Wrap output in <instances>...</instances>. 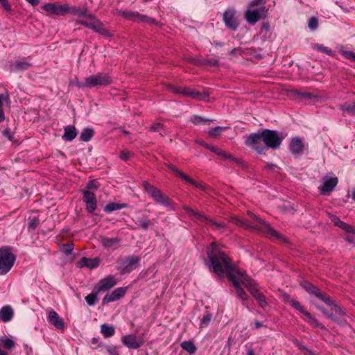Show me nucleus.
Returning <instances> with one entry per match:
<instances>
[{"instance_id": "f257e3e1", "label": "nucleus", "mask_w": 355, "mask_h": 355, "mask_svg": "<svg viewBox=\"0 0 355 355\" xmlns=\"http://www.w3.org/2000/svg\"><path fill=\"white\" fill-rule=\"evenodd\" d=\"M207 259L205 263L209 270L218 277H222L225 275L227 279L239 274V268L234 263L232 259L226 254L221 248L214 241L207 247Z\"/></svg>"}, {"instance_id": "f03ea898", "label": "nucleus", "mask_w": 355, "mask_h": 355, "mask_svg": "<svg viewBox=\"0 0 355 355\" xmlns=\"http://www.w3.org/2000/svg\"><path fill=\"white\" fill-rule=\"evenodd\" d=\"M283 141L278 132L270 129H263L257 132L250 134L245 144L251 147L257 154H264L268 148H279Z\"/></svg>"}, {"instance_id": "7ed1b4c3", "label": "nucleus", "mask_w": 355, "mask_h": 355, "mask_svg": "<svg viewBox=\"0 0 355 355\" xmlns=\"http://www.w3.org/2000/svg\"><path fill=\"white\" fill-rule=\"evenodd\" d=\"M65 8L68 10L67 13H71L73 15L81 17H87L92 21L89 22L85 20L78 19L76 21V24H81L88 28L92 29L95 32L105 37H112V34L104 27L103 24L94 15L92 14L87 15V8L86 7H76L69 6L68 4H65Z\"/></svg>"}, {"instance_id": "20e7f679", "label": "nucleus", "mask_w": 355, "mask_h": 355, "mask_svg": "<svg viewBox=\"0 0 355 355\" xmlns=\"http://www.w3.org/2000/svg\"><path fill=\"white\" fill-rule=\"evenodd\" d=\"M248 215L250 216L252 218L259 223L260 224H262L263 225V227H259L258 226H252L251 225L250 228H252L254 230H257L259 231H261L266 234V235L270 238H275L276 239L280 241L282 243H288V239L284 236L283 234L278 232L277 230H275L274 228H272L268 223L263 221L261 218L257 216L254 214L252 212L248 211Z\"/></svg>"}, {"instance_id": "39448f33", "label": "nucleus", "mask_w": 355, "mask_h": 355, "mask_svg": "<svg viewBox=\"0 0 355 355\" xmlns=\"http://www.w3.org/2000/svg\"><path fill=\"white\" fill-rule=\"evenodd\" d=\"M112 83V78L108 74L98 73L85 78L84 82H78V87H106Z\"/></svg>"}, {"instance_id": "423d86ee", "label": "nucleus", "mask_w": 355, "mask_h": 355, "mask_svg": "<svg viewBox=\"0 0 355 355\" xmlns=\"http://www.w3.org/2000/svg\"><path fill=\"white\" fill-rule=\"evenodd\" d=\"M16 261V256L9 247L0 248V275L7 274L12 268Z\"/></svg>"}, {"instance_id": "0eeeda50", "label": "nucleus", "mask_w": 355, "mask_h": 355, "mask_svg": "<svg viewBox=\"0 0 355 355\" xmlns=\"http://www.w3.org/2000/svg\"><path fill=\"white\" fill-rule=\"evenodd\" d=\"M182 209L187 212L189 217L194 222L200 221L205 223V224L210 225L214 230L224 229L226 227V225L225 223L216 222L208 216L202 215L200 212L192 209L189 206L184 205Z\"/></svg>"}, {"instance_id": "6e6552de", "label": "nucleus", "mask_w": 355, "mask_h": 355, "mask_svg": "<svg viewBox=\"0 0 355 355\" xmlns=\"http://www.w3.org/2000/svg\"><path fill=\"white\" fill-rule=\"evenodd\" d=\"M142 186L144 190L157 202L168 206L172 200L170 198L166 196L159 189L155 187L147 181H143Z\"/></svg>"}, {"instance_id": "1a4fd4ad", "label": "nucleus", "mask_w": 355, "mask_h": 355, "mask_svg": "<svg viewBox=\"0 0 355 355\" xmlns=\"http://www.w3.org/2000/svg\"><path fill=\"white\" fill-rule=\"evenodd\" d=\"M140 259L139 257L135 255L119 259L117 261L119 270L121 274L130 273L139 266Z\"/></svg>"}, {"instance_id": "9d476101", "label": "nucleus", "mask_w": 355, "mask_h": 355, "mask_svg": "<svg viewBox=\"0 0 355 355\" xmlns=\"http://www.w3.org/2000/svg\"><path fill=\"white\" fill-rule=\"evenodd\" d=\"M268 8L261 6L256 9L248 8L245 12V18L250 24H255L259 20L268 17Z\"/></svg>"}, {"instance_id": "9b49d317", "label": "nucleus", "mask_w": 355, "mask_h": 355, "mask_svg": "<svg viewBox=\"0 0 355 355\" xmlns=\"http://www.w3.org/2000/svg\"><path fill=\"white\" fill-rule=\"evenodd\" d=\"M168 168L171 170L172 172H173L178 177L181 178L182 180H184L186 182L189 183L194 186L195 187L203 191H208L210 189V187L202 183H200L190 178L189 175H186L181 171L178 169L173 164L169 163L166 164Z\"/></svg>"}, {"instance_id": "f8f14e48", "label": "nucleus", "mask_w": 355, "mask_h": 355, "mask_svg": "<svg viewBox=\"0 0 355 355\" xmlns=\"http://www.w3.org/2000/svg\"><path fill=\"white\" fill-rule=\"evenodd\" d=\"M223 20L225 26L232 31H236L240 24L234 8H229L223 14Z\"/></svg>"}, {"instance_id": "ddd939ff", "label": "nucleus", "mask_w": 355, "mask_h": 355, "mask_svg": "<svg viewBox=\"0 0 355 355\" xmlns=\"http://www.w3.org/2000/svg\"><path fill=\"white\" fill-rule=\"evenodd\" d=\"M330 301V303L326 304L331 306V310L333 312V321L340 326H345L347 324V321L346 320V312L336 302V301L333 300L331 297Z\"/></svg>"}, {"instance_id": "4468645a", "label": "nucleus", "mask_w": 355, "mask_h": 355, "mask_svg": "<svg viewBox=\"0 0 355 355\" xmlns=\"http://www.w3.org/2000/svg\"><path fill=\"white\" fill-rule=\"evenodd\" d=\"M302 288L309 294L314 295L317 298L325 304L331 302L330 296L324 294L315 285L309 281H304L301 283Z\"/></svg>"}, {"instance_id": "2eb2a0df", "label": "nucleus", "mask_w": 355, "mask_h": 355, "mask_svg": "<svg viewBox=\"0 0 355 355\" xmlns=\"http://www.w3.org/2000/svg\"><path fill=\"white\" fill-rule=\"evenodd\" d=\"M120 15L126 19L131 20L135 22H144L148 24H155V19L140 14L138 12L132 11H121Z\"/></svg>"}, {"instance_id": "dca6fc26", "label": "nucleus", "mask_w": 355, "mask_h": 355, "mask_svg": "<svg viewBox=\"0 0 355 355\" xmlns=\"http://www.w3.org/2000/svg\"><path fill=\"white\" fill-rule=\"evenodd\" d=\"M83 200L86 204V210L89 214H94L97 207V199L94 193L88 190H81Z\"/></svg>"}, {"instance_id": "f3484780", "label": "nucleus", "mask_w": 355, "mask_h": 355, "mask_svg": "<svg viewBox=\"0 0 355 355\" xmlns=\"http://www.w3.org/2000/svg\"><path fill=\"white\" fill-rule=\"evenodd\" d=\"M338 183L337 177L323 178V183L318 187L320 193L324 196H329L334 190Z\"/></svg>"}, {"instance_id": "a211bd4d", "label": "nucleus", "mask_w": 355, "mask_h": 355, "mask_svg": "<svg viewBox=\"0 0 355 355\" xmlns=\"http://www.w3.org/2000/svg\"><path fill=\"white\" fill-rule=\"evenodd\" d=\"M121 342L129 349H137L144 344V339L142 338L137 339L135 334H128L122 336Z\"/></svg>"}, {"instance_id": "6ab92c4d", "label": "nucleus", "mask_w": 355, "mask_h": 355, "mask_svg": "<svg viewBox=\"0 0 355 355\" xmlns=\"http://www.w3.org/2000/svg\"><path fill=\"white\" fill-rule=\"evenodd\" d=\"M42 8L49 14L55 15H64L68 11L65 8V4H60L59 2L46 3L42 6Z\"/></svg>"}, {"instance_id": "aec40b11", "label": "nucleus", "mask_w": 355, "mask_h": 355, "mask_svg": "<svg viewBox=\"0 0 355 355\" xmlns=\"http://www.w3.org/2000/svg\"><path fill=\"white\" fill-rule=\"evenodd\" d=\"M117 283V281L114 276L113 275H108L105 277V278L101 279L98 284L96 285L94 287L96 288V291L97 292H105L106 291H108L111 288L114 287Z\"/></svg>"}, {"instance_id": "412c9836", "label": "nucleus", "mask_w": 355, "mask_h": 355, "mask_svg": "<svg viewBox=\"0 0 355 355\" xmlns=\"http://www.w3.org/2000/svg\"><path fill=\"white\" fill-rule=\"evenodd\" d=\"M179 94L196 100H203L207 97L205 93H201L196 89L187 87H180Z\"/></svg>"}, {"instance_id": "4be33fe9", "label": "nucleus", "mask_w": 355, "mask_h": 355, "mask_svg": "<svg viewBox=\"0 0 355 355\" xmlns=\"http://www.w3.org/2000/svg\"><path fill=\"white\" fill-rule=\"evenodd\" d=\"M248 291L250 294L256 299L259 305L261 308H266L268 306V302L266 300V297L263 293L260 292L257 288V284L248 288Z\"/></svg>"}, {"instance_id": "5701e85b", "label": "nucleus", "mask_w": 355, "mask_h": 355, "mask_svg": "<svg viewBox=\"0 0 355 355\" xmlns=\"http://www.w3.org/2000/svg\"><path fill=\"white\" fill-rule=\"evenodd\" d=\"M101 260L99 258L96 257L94 259L87 258L85 257L80 259L77 262V267L82 268H88L89 269H94L97 268L100 264Z\"/></svg>"}, {"instance_id": "b1692460", "label": "nucleus", "mask_w": 355, "mask_h": 355, "mask_svg": "<svg viewBox=\"0 0 355 355\" xmlns=\"http://www.w3.org/2000/svg\"><path fill=\"white\" fill-rule=\"evenodd\" d=\"M49 322L58 330L64 329V322L62 318L53 310H51L48 316Z\"/></svg>"}, {"instance_id": "393cba45", "label": "nucleus", "mask_w": 355, "mask_h": 355, "mask_svg": "<svg viewBox=\"0 0 355 355\" xmlns=\"http://www.w3.org/2000/svg\"><path fill=\"white\" fill-rule=\"evenodd\" d=\"M228 281L232 283L238 296H239L243 300H247L248 299V295L241 286L240 282L235 275L232 276V279L229 278Z\"/></svg>"}, {"instance_id": "a878e982", "label": "nucleus", "mask_w": 355, "mask_h": 355, "mask_svg": "<svg viewBox=\"0 0 355 355\" xmlns=\"http://www.w3.org/2000/svg\"><path fill=\"white\" fill-rule=\"evenodd\" d=\"M14 316V311L11 306L6 305L0 309V321L8 322L10 321Z\"/></svg>"}, {"instance_id": "bb28decb", "label": "nucleus", "mask_w": 355, "mask_h": 355, "mask_svg": "<svg viewBox=\"0 0 355 355\" xmlns=\"http://www.w3.org/2000/svg\"><path fill=\"white\" fill-rule=\"evenodd\" d=\"M304 149V145L301 139L293 138L290 143V150L293 154H299Z\"/></svg>"}, {"instance_id": "cd10ccee", "label": "nucleus", "mask_w": 355, "mask_h": 355, "mask_svg": "<svg viewBox=\"0 0 355 355\" xmlns=\"http://www.w3.org/2000/svg\"><path fill=\"white\" fill-rule=\"evenodd\" d=\"M236 275L239 277L241 282L246 287L247 289L256 284L253 279L249 277L245 272H242L240 269L239 274L235 273V276Z\"/></svg>"}, {"instance_id": "c85d7f7f", "label": "nucleus", "mask_w": 355, "mask_h": 355, "mask_svg": "<svg viewBox=\"0 0 355 355\" xmlns=\"http://www.w3.org/2000/svg\"><path fill=\"white\" fill-rule=\"evenodd\" d=\"M77 136L76 129L73 125H67L64 128V133L62 139L65 141H72Z\"/></svg>"}, {"instance_id": "c756f323", "label": "nucleus", "mask_w": 355, "mask_h": 355, "mask_svg": "<svg viewBox=\"0 0 355 355\" xmlns=\"http://www.w3.org/2000/svg\"><path fill=\"white\" fill-rule=\"evenodd\" d=\"M135 223L142 230H146L153 225L152 221L148 216H142L137 218Z\"/></svg>"}, {"instance_id": "7c9ffc66", "label": "nucleus", "mask_w": 355, "mask_h": 355, "mask_svg": "<svg viewBox=\"0 0 355 355\" xmlns=\"http://www.w3.org/2000/svg\"><path fill=\"white\" fill-rule=\"evenodd\" d=\"M127 207L128 205L125 203L110 202L107 204L106 206L104 207V211L106 213H110L112 211L119 210Z\"/></svg>"}, {"instance_id": "2f4dec72", "label": "nucleus", "mask_w": 355, "mask_h": 355, "mask_svg": "<svg viewBox=\"0 0 355 355\" xmlns=\"http://www.w3.org/2000/svg\"><path fill=\"white\" fill-rule=\"evenodd\" d=\"M230 221L236 225L245 229H250L251 227V225L249 224L247 220L241 219L236 216H230Z\"/></svg>"}, {"instance_id": "473e14b6", "label": "nucleus", "mask_w": 355, "mask_h": 355, "mask_svg": "<svg viewBox=\"0 0 355 355\" xmlns=\"http://www.w3.org/2000/svg\"><path fill=\"white\" fill-rule=\"evenodd\" d=\"M101 243L105 248H110L114 245L118 244L120 239L118 237L115 238H107L102 237L101 239Z\"/></svg>"}, {"instance_id": "72a5a7b5", "label": "nucleus", "mask_w": 355, "mask_h": 355, "mask_svg": "<svg viewBox=\"0 0 355 355\" xmlns=\"http://www.w3.org/2000/svg\"><path fill=\"white\" fill-rule=\"evenodd\" d=\"M100 293L96 291V288L94 287L92 292L85 297V301L89 306L94 305L98 301V294Z\"/></svg>"}, {"instance_id": "f704fd0d", "label": "nucleus", "mask_w": 355, "mask_h": 355, "mask_svg": "<svg viewBox=\"0 0 355 355\" xmlns=\"http://www.w3.org/2000/svg\"><path fill=\"white\" fill-rule=\"evenodd\" d=\"M180 346L183 349H184L191 354L196 353L197 350L196 345L191 340L184 341L181 343Z\"/></svg>"}, {"instance_id": "c9c22d12", "label": "nucleus", "mask_w": 355, "mask_h": 355, "mask_svg": "<svg viewBox=\"0 0 355 355\" xmlns=\"http://www.w3.org/2000/svg\"><path fill=\"white\" fill-rule=\"evenodd\" d=\"M340 110L344 111L349 114L350 115L354 116L355 103H347L345 102L343 104L339 105Z\"/></svg>"}, {"instance_id": "e433bc0d", "label": "nucleus", "mask_w": 355, "mask_h": 355, "mask_svg": "<svg viewBox=\"0 0 355 355\" xmlns=\"http://www.w3.org/2000/svg\"><path fill=\"white\" fill-rule=\"evenodd\" d=\"M101 332L105 338H109L114 334L115 330L113 326H109L103 324L101 326Z\"/></svg>"}, {"instance_id": "4c0bfd02", "label": "nucleus", "mask_w": 355, "mask_h": 355, "mask_svg": "<svg viewBox=\"0 0 355 355\" xmlns=\"http://www.w3.org/2000/svg\"><path fill=\"white\" fill-rule=\"evenodd\" d=\"M94 135V131L92 128H85L80 135V139L82 141H89Z\"/></svg>"}, {"instance_id": "58836bf2", "label": "nucleus", "mask_w": 355, "mask_h": 355, "mask_svg": "<svg viewBox=\"0 0 355 355\" xmlns=\"http://www.w3.org/2000/svg\"><path fill=\"white\" fill-rule=\"evenodd\" d=\"M291 306L293 307L297 311H300L304 315H310V313L308 312L306 309L298 301L294 300L293 301H291Z\"/></svg>"}, {"instance_id": "ea45409f", "label": "nucleus", "mask_w": 355, "mask_h": 355, "mask_svg": "<svg viewBox=\"0 0 355 355\" xmlns=\"http://www.w3.org/2000/svg\"><path fill=\"white\" fill-rule=\"evenodd\" d=\"M292 93L297 95L300 98H306L309 100H312L314 98H317L318 96L314 95L310 92H301L297 89L292 90Z\"/></svg>"}, {"instance_id": "a19ab883", "label": "nucleus", "mask_w": 355, "mask_h": 355, "mask_svg": "<svg viewBox=\"0 0 355 355\" xmlns=\"http://www.w3.org/2000/svg\"><path fill=\"white\" fill-rule=\"evenodd\" d=\"M314 49H317L320 52L324 53L330 56H334L335 55L334 51L331 49L324 46L322 44H315L314 45Z\"/></svg>"}, {"instance_id": "79ce46f5", "label": "nucleus", "mask_w": 355, "mask_h": 355, "mask_svg": "<svg viewBox=\"0 0 355 355\" xmlns=\"http://www.w3.org/2000/svg\"><path fill=\"white\" fill-rule=\"evenodd\" d=\"M213 120H211V119L203 118L198 115H194L193 117L191 119V121L196 125H198L206 123H209V122H211Z\"/></svg>"}, {"instance_id": "37998d69", "label": "nucleus", "mask_w": 355, "mask_h": 355, "mask_svg": "<svg viewBox=\"0 0 355 355\" xmlns=\"http://www.w3.org/2000/svg\"><path fill=\"white\" fill-rule=\"evenodd\" d=\"M0 343L1 345L6 349H11L12 347H15V343L12 340L6 338H1Z\"/></svg>"}, {"instance_id": "c03bdc74", "label": "nucleus", "mask_w": 355, "mask_h": 355, "mask_svg": "<svg viewBox=\"0 0 355 355\" xmlns=\"http://www.w3.org/2000/svg\"><path fill=\"white\" fill-rule=\"evenodd\" d=\"M211 318H212L211 313L207 311L200 320V327L202 328V327L207 326L209 324V322H211Z\"/></svg>"}, {"instance_id": "a18cd8bd", "label": "nucleus", "mask_w": 355, "mask_h": 355, "mask_svg": "<svg viewBox=\"0 0 355 355\" xmlns=\"http://www.w3.org/2000/svg\"><path fill=\"white\" fill-rule=\"evenodd\" d=\"M306 317L309 319V322L311 323V325L315 327H319L322 330H326L325 327L322 324H321L317 319L313 318L311 313L310 315H306Z\"/></svg>"}, {"instance_id": "49530a36", "label": "nucleus", "mask_w": 355, "mask_h": 355, "mask_svg": "<svg viewBox=\"0 0 355 355\" xmlns=\"http://www.w3.org/2000/svg\"><path fill=\"white\" fill-rule=\"evenodd\" d=\"M127 287H119L114 289L112 292L114 293V295L118 300L125 295Z\"/></svg>"}, {"instance_id": "de8ad7c7", "label": "nucleus", "mask_w": 355, "mask_h": 355, "mask_svg": "<svg viewBox=\"0 0 355 355\" xmlns=\"http://www.w3.org/2000/svg\"><path fill=\"white\" fill-rule=\"evenodd\" d=\"M31 64L28 62H17L15 63V69L17 71H24L28 69Z\"/></svg>"}, {"instance_id": "09e8293b", "label": "nucleus", "mask_w": 355, "mask_h": 355, "mask_svg": "<svg viewBox=\"0 0 355 355\" xmlns=\"http://www.w3.org/2000/svg\"><path fill=\"white\" fill-rule=\"evenodd\" d=\"M117 300V299L116 298V296L114 295V293L113 292L110 293H107L105 295V296L103 297V300H102V304L103 305L105 304H107L111 302H114V301H116Z\"/></svg>"}, {"instance_id": "8fccbe9b", "label": "nucleus", "mask_w": 355, "mask_h": 355, "mask_svg": "<svg viewBox=\"0 0 355 355\" xmlns=\"http://www.w3.org/2000/svg\"><path fill=\"white\" fill-rule=\"evenodd\" d=\"M340 53L346 59H348L350 61L355 62V53L354 52L350 51H346V50H341Z\"/></svg>"}, {"instance_id": "3c124183", "label": "nucleus", "mask_w": 355, "mask_h": 355, "mask_svg": "<svg viewBox=\"0 0 355 355\" xmlns=\"http://www.w3.org/2000/svg\"><path fill=\"white\" fill-rule=\"evenodd\" d=\"M201 63L209 67H217L218 66L219 62L214 58H207L203 60Z\"/></svg>"}, {"instance_id": "603ef678", "label": "nucleus", "mask_w": 355, "mask_h": 355, "mask_svg": "<svg viewBox=\"0 0 355 355\" xmlns=\"http://www.w3.org/2000/svg\"><path fill=\"white\" fill-rule=\"evenodd\" d=\"M223 129L224 128L223 127L217 126L215 128H210L208 133L210 136L216 137L222 133Z\"/></svg>"}, {"instance_id": "864d4df0", "label": "nucleus", "mask_w": 355, "mask_h": 355, "mask_svg": "<svg viewBox=\"0 0 355 355\" xmlns=\"http://www.w3.org/2000/svg\"><path fill=\"white\" fill-rule=\"evenodd\" d=\"M308 26L310 29L314 31L318 27V19L315 17H311L309 20Z\"/></svg>"}, {"instance_id": "5fc2aeb1", "label": "nucleus", "mask_w": 355, "mask_h": 355, "mask_svg": "<svg viewBox=\"0 0 355 355\" xmlns=\"http://www.w3.org/2000/svg\"><path fill=\"white\" fill-rule=\"evenodd\" d=\"M74 244L73 242L67 243V244H64L62 245V250L66 254H71L73 250Z\"/></svg>"}, {"instance_id": "6e6d98bb", "label": "nucleus", "mask_w": 355, "mask_h": 355, "mask_svg": "<svg viewBox=\"0 0 355 355\" xmlns=\"http://www.w3.org/2000/svg\"><path fill=\"white\" fill-rule=\"evenodd\" d=\"M98 183L96 181V180H89L86 185V189L85 190H93V189H97L98 188Z\"/></svg>"}, {"instance_id": "4d7b16f0", "label": "nucleus", "mask_w": 355, "mask_h": 355, "mask_svg": "<svg viewBox=\"0 0 355 355\" xmlns=\"http://www.w3.org/2000/svg\"><path fill=\"white\" fill-rule=\"evenodd\" d=\"M40 219L37 217L32 218L28 224V229L35 230L40 225Z\"/></svg>"}, {"instance_id": "13d9d810", "label": "nucleus", "mask_w": 355, "mask_h": 355, "mask_svg": "<svg viewBox=\"0 0 355 355\" xmlns=\"http://www.w3.org/2000/svg\"><path fill=\"white\" fill-rule=\"evenodd\" d=\"M338 227L343 230H345L347 233H350L353 230V226L349 225L343 221H341Z\"/></svg>"}, {"instance_id": "bf43d9fd", "label": "nucleus", "mask_w": 355, "mask_h": 355, "mask_svg": "<svg viewBox=\"0 0 355 355\" xmlns=\"http://www.w3.org/2000/svg\"><path fill=\"white\" fill-rule=\"evenodd\" d=\"M132 155L129 150H122L120 152L119 158L123 161H127Z\"/></svg>"}, {"instance_id": "052dcab7", "label": "nucleus", "mask_w": 355, "mask_h": 355, "mask_svg": "<svg viewBox=\"0 0 355 355\" xmlns=\"http://www.w3.org/2000/svg\"><path fill=\"white\" fill-rule=\"evenodd\" d=\"M3 135L10 141H12L14 139V132L9 128H6L3 131Z\"/></svg>"}, {"instance_id": "680f3d73", "label": "nucleus", "mask_w": 355, "mask_h": 355, "mask_svg": "<svg viewBox=\"0 0 355 355\" xmlns=\"http://www.w3.org/2000/svg\"><path fill=\"white\" fill-rule=\"evenodd\" d=\"M261 31L262 33H264L266 35L270 32V24L268 21H265L262 24Z\"/></svg>"}, {"instance_id": "e2e57ef3", "label": "nucleus", "mask_w": 355, "mask_h": 355, "mask_svg": "<svg viewBox=\"0 0 355 355\" xmlns=\"http://www.w3.org/2000/svg\"><path fill=\"white\" fill-rule=\"evenodd\" d=\"M266 0H253L249 5L250 8H253L255 6H265Z\"/></svg>"}, {"instance_id": "0e129e2a", "label": "nucleus", "mask_w": 355, "mask_h": 355, "mask_svg": "<svg viewBox=\"0 0 355 355\" xmlns=\"http://www.w3.org/2000/svg\"><path fill=\"white\" fill-rule=\"evenodd\" d=\"M317 308L322 311V313L328 318L333 321V312L331 313L328 310L322 306H317Z\"/></svg>"}, {"instance_id": "69168bd1", "label": "nucleus", "mask_w": 355, "mask_h": 355, "mask_svg": "<svg viewBox=\"0 0 355 355\" xmlns=\"http://www.w3.org/2000/svg\"><path fill=\"white\" fill-rule=\"evenodd\" d=\"M231 161L234 162L239 166H240V167H241L243 168H247L246 164L245 163V162L242 159H238V158H236L234 157H232V159H231Z\"/></svg>"}, {"instance_id": "338daca9", "label": "nucleus", "mask_w": 355, "mask_h": 355, "mask_svg": "<svg viewBox=\"0 0 355 355\" xmlns=\"http://www.w3.org/2000/svg\"><path fill=\"white\" fill-rule=\"evenodd\" d=\"M0 4L8 12H12V7L8 0H0Z\"/></svg>"}, {"instance_id": "774afa93", "label": "nucleus", "mask_w": 355, "mask_h": 355, "mask_svg": "<svg viewBox=\"0 0 355 355\" xmlns=\"http://www.w3.org/2000/svg\"><path fill=\"white\" fill-rule=\"evenodd\" d=\"M0 4L8 12H12V7L8 0H0Z\"/></svg>"}]
</instances>
